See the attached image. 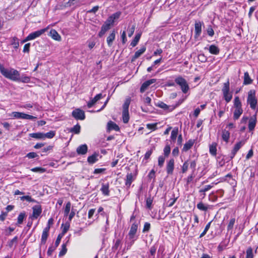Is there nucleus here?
Segmentation results:
<instances>
[{
    "label": "nucleus",
    "mask_w": 258,
    "mask_h": 258,
    "mask_svg": "<svg viewBox=\"0 0 258 258\" xmlns=\"http://www.w3.org/2000/svg\"><path fill=\"white\" fill-rule=\"evenodd\" d=\"M107 129L109 131H119V127L118 125H117L115 123L112 121H109L107 123Z\"/></svg>",
    "instance_id": "nucleus-15"
},
{
    "label": "nucleus",
    "mask_w": 258,
    "mask_h": 258,
    "mask_svg": "<svg viewBox=\"0 0 258 258\" xmlns=\"http://www.w3.org/2000/svg\"><path fill=\"white\" fill-rule=\"evenodd\" d=\"M37 156L38 155L35 152H30L26 155V157L29 159L34 158Z\"/></svg>",
    "instance_id": "nucleus-63"
},
{
    "label": "nucleus",
    "mask_w": 258,
    "mask_h": 258,
    "mask_svg": "<svg viewBox=\"0 0 258 258\" xmlns=\"http://www.w3.org/2000/svg\"><path fill=\"white\" fill-rule=\"evenodd\" d=\"M189 164L188 163V161H185L182 167V172L185 173L187 171L188 168Z\"/></svg>",
    "instance_id": "nucleus-57"
},
{
    "label": "nucleus",
    "mask_w": 258,
    "mask_h": 258,
    "mask_svg": "<svg viewBox=\"0 0 258 258\" xmlns=\"http://www.w3.org/2000/svg\"><path fill=\"white\" fill-rule=\"evenodd\" d=\"M211 223V222H210L207 224V225L206 226V227L205 228L204 231L200 235V238L203 237L206 234L207 232L210 228Z\"/></svg>",
    "instance_id": "nucleus-49"
},
{
    "label": "nucleus",
    "mask_w": 258,
    "mask_h": 258,
    "mask_svg": "<svg viewBox=\"0 0 258 258\" xmlns=\"http://www.w3.org/2000/svg\"><path fill=\"white\" fill-rule=\"evenodd\" d=\"M234 107L235 108H242V103L238 96H236L234 98Z\"/></svg>",
    "instance_id": "nucleus-26"
},
{
    "label": "nucleus",
    "mask_w": 258,
    "mask_h": 258,
    "mask_svg": "<svg viewBox=\"0 0 258 258\" xmlns=\"http://www.w3.org/2000/svg\"><path fill=\"white\" fill-rule=\"evenodd\" d=\"M43 135L44 139L46 138L48 139H51L54 136L55 133L53 131H50L49 132H48L46 134L43 133Z\"/></svg>",
    "instance_id": "nucleus-45"
},
{
    "label": "nucleus",
    "mask_w": 258,
    "mask_h": 258,
    "mask_svg": "<svg viewBox=\"0 0 258 258\" xmlns=\"http://www.w3.org/2000/svg\"><path fill=\"white\" fill-rule=\"evenodd\" d=\"M150 224L148 222H146L144 224L143 232H148L150 229Z\"/></svg>",
    "instance_id": "nucleus-59"
},
{
    "label": "nucleus",
    "mask_w": 258,
    "mask_h": 258,
    "mask_svg": "<svg viewBox=\"0 0 258 258\" xmlns=\"http://www.w3.org/2000/svg\"><path fill=\"white\" fill-rule=\"evenodd\" d=\"M247 102L249 105L250 107L254 110L257 104V100L256 98V91L251 89L248 92Z\"/></svg>",
    "instance_id": "nucleus-2"
},
{
    "label": "nucleus",
    "mask_w": 258,
    "mask_h": 258,
    "mask_svg": "<svg viewBox=\"0 0 258 258\" xmlns=\"http://www.w3.org/2000/svg\"><path fill=\"white\" fill-rule=\"evenodd\" d=\"M115 37V31L113 30L107 38V43L109 46H111Z\"/></svg>",
    "instance_id": "nucleus-16"
},
{
    "label": "nucleus",
    "mask_w": 258,
    "mask_h": 258,
    "mask_svg": "<svg viewBox=\"0 0 258 258\" xmlns=\"http://www.w3.org/2000/svg\"><path fill=\"white\" fill-rule=\"evenodd\" d=\"M26 217V214L25 212H22V213H21L18 217V221H17V224H21L23 222V220L24 219V218H25Z\"/></svg>",
    "instance_id": "nucleus-34"
},
{
    "label": "nucleus",
    "mask_w": 258,
    "mask_h": 258,
    "mask_svg": "<svg viewBox=\"0 0 258 258\" xmlns=\"http://www.w3.org/2000/svg\"><path fill=\"white\" fill-rule=\"evenodd\" d=\"M243 113L242 108H235L233 113V118L235 120L238 119Z\"/></svg>",
    "instance_id": "nucleus-23"
},
{
    "label": "nucleus",
    "mask_w": 258,
    "mask_h": 258,
    "mask_svg": "<svg viewBox=\"0 0 258 258\" xmlns=\"http://www.w3.org/2000/svg\"><path fill=\"white\" fill-rule=\"evenodd\" d=\"M48 236V233L42 232L41 242L42 244H45Z\"/></svg>",
    "instance_id": "nucleus-52"
},
{
    "label": "nucleus",
    "mask_w": 258,
    "mask_h": 258,
    "mask_svg": "<svg viewBox=\"0 0 258 258\" xmlns=\"http://www.w3.org/2000/svg\"><path fill=\"white\" fill-rule=\"evenodd\" d=\"M209 50L210 53L215 55L218 54L220 52L219 48L215 45H210L209 48Z\"/></svg>",
    "instance_id": "nucleus-22"
},
{
    "label": "nucleus",
    "mask_w": 258,
    "mask_h": 258,
    "mask_svg": "<svg viewBox=\"0 0 258 258\" xmlns=\"http://www.w3.org/2000/svg\"><path fill=\"white\" fill-rule=\"evenodd\" d=\"M230 136V133L228 131H224L222 133V139L226 142H227Z\"/></svg>",
    "instance_id": "nucleus-37"
},
{
    "label": "nucleus",
    "mask_w": 258,
    "mask_h": 258,
    "mask_svg": "<svg viewBox=\"0 0 258 258\" xmlns=\"http://www.w3.org/2000/svg\"><path fill=\"white\" fill-rule=\"evenodd\" d=\"M235 218H232L230 219L229 224L227 226V229L228 230H231L233 228V225L235 223Z\"/></svg>",
    "instance_id": "nucleus-51"
},
{
    "label": "nucleus",
    "mask_w": 258,
    "mask_h": 258,
    "mask_svg": "<svg viewBox=\"0 0 258 258\" xmlns=\"http://www.w3.org/2000/svg\"><path fill=\"white\" fill-rule=\"evenodd\" d=\"M222 92L225 101L227 103L229 102L232 98V93L230 92V83L229 80L223 84Z\"/></svg>",
    "instance_id": "nucleus-4"
},
{
    "label": "nucleus",
    "mask_w": 258,
    "mask_h": 258,
    "mask_svg": "<svg viewBox=\"0 0 258 258\" xmlns=\"http://www.w3.org/2000/svg\"><path fill=\"white\" fill-rule=\"evenodd\" d=\"M56 247H57L55 246V245L49 247L47 250V255L49 256H51L52 255L53 251L56 249Z\"/></svg>",
    "instance_id": "nucleus-60"
},
{
    "label": "nucleus",
    "mask_w": 258,
    "mask_h": 258,
    "mask_svg": "<svg viewBox=\"0 0 258 258\" xmlns=\"http://www.w3.org/2000/svg\"><path fill=\"white\" fill-rule=\"evenodd\" d=\"M72 116L77 120H84L85 118V112L80 108L74 110L72 113Z\"/></svg>",
    "instance_id": "nucleus-6"
},
{
    "label": "nucleus",
    "mask_w": 258,
    "mask_h": 258,
    "mask_svg": "<svg viewBox=\"0 0 258 258\" xmlns=\"http://www.w3.org/2000/svg\"><path fill=\"white\" fill-rule=\"evenodd\" d=\"M198 59L202 62H204L207 60V57L204 54H200L198 55Z\"/></svg>",
    "instance_id": "nucleus-62"
},
{
    "label": "nucleus",
    "mask_w": 258,
    "mask_h": 258,
    "mask_svg": "<svg viewBox=\"0 0 258 258\" xmlns=\"http://www.w3.org/2000/svg\"><path fill=\"white\" fill-rule=\"evenodd\" d=\"M253 257L252 249L251 247H249L246 250V258H253Z\"/></svg>",
    "instance_id": "nucleus-46"
},
{
    "label": "nucleus",
    "mask_w": 258,
    "mask_h": 258,
    "mask_svg": "<svg viewBox=\"0 0 258 258\" xmlns=\"http://www.w3.org/2000/svg\"><path fill=\"white\" fill-rule=\"evenodd\" d=\"M157 123H149L147 124V127L149 130H152L154 131L157 129Z\"/></svg>",
    "instance_id": "nucleus-53"
},
{
    "label": "nucleus",
    "mask_w": 258,
    "mask_h": 258,
    "mask_svg": "<svg viewBox=\"0 0 258 258\" xmlns=\"http://www.w3.org/2000/svg\"><path fill=\"white\" fill-rule=\"evenodd\" d=\"M140 37H141V34H138L136 35L135 37L134 38V39L131 42V45L132 47L136 46L137 45V44L140 39Z\"/></svg>",
    "instance_id": "nucleus-32"
},
{
    "label": "nucleus",
    "mask_w": 258,
    "mask_h": 258,
    "mask_svg": "<svg viewBox=\"0 0 258 258\" xmlns=\"http://www.w3.org/2000/svg\"><path fill=\"white\" fill-rule=\"evenodd\" d=\"M24 113L19 112H13L11 116L16 118L23 119Z\"/></svg>",
    "instance_id": "nucleus-35"
},
{
    "label": "nucleus",
    "mask_w": 258,
    "mask_h": 258,
    "mask_svg": "<svg viewBox=\"0 0 258 258\" xmlns=\"http://www.w3.org/2000/svg\"><path fill=\"white\" fill-rule=\"evenodd\" d=\"M170 146H165L164 149V154L165 157H167L170 153Z\"/></svg>",
    "instance_id": "nucleus-61"
},
{
    "label": "nucleus",
    "mask_w": 258,
    "mask_h": 258,
    "mask_svg": "<svg viewBox=\"0 0 258 258\" xmlns=\"http://www.w3.org/2000/svg\"><path fill=\"white\" fill-rule=\"evenodd\" d=\"M178 128L174 127L171 131V137H170V139H171L172 143H173V144L175 143L176 139L178 137Z\"/></svg>",
    "instance_id": "nucleus-14"
},
{
    "label": "nucleus",
    "mask_w": 258,
    "mask_h": 258,
    "mask_svg": "<svg viewBox=\"0 0 258 258\" xmlns=\"http://www.w3.org/2000/svg\"><path fill=\"white\" fill-rule=\"evenodd\" d=\"M121 244V240L120 239H117L114 242V245L112 247V250L113 252L116 251Z\"/></svg>",
    "instance_id": "nucleus-29"
},
{
    "label": "nucleus",
    "mask_w": 258,
    "mask_h": 258,
    "mask_svg": "<svg viewBox=\"0 0 258 258\" xmlns=\"http://www.w3.org/2000/svg\"><path fill=\"white\" fill-rule=\"evenodd\" d=\"M100 190L103 195L108 196L109 195V184H103Z\"/></svg>",
    "instance_id": "nucleus-25"
},
{
    "label": "nucleus",
    "mask_w": 258,
    "mask_h": 258,
    "mask_svg": "<svg viewBox=\"0 0 258 258\" xmlns=\"http://www.w3.org/2000/svg\"><path fill=\"white\" fill-rule=\"evenodd\" d=\"M61 227L62 228V230L61 233L60 234L64 235L68 231L70 227V225L69 224L67 223H66L64 225L62 224L61 225Z\"/></svg>",
    "instance_id": "nucleus-40"
},
{
    "label": "nucleus",
    "mask_w": 258,
    "mask_h": 258,
    "mask_svg": "<svg viewBox=\"0 0 258 258\" xmlns=\"http://www.w3.org/2000/svg\"><path fill=\"white\" fill-rule=\"evenodd\" d=\"M166 172L168 175H171L173 174V170L174 168V160L173 159H170L166 164Z\"/></svg>",
    "instance_id": "nucleus-10"
},
{
    "label": "nucleus",
    "mask_w": 258,
    "mask_h": 258,
    "mask_svg": "<svg viewBox=\"0 0 258 258\" xmlns=\"http://www.w3.org/2000/svg\"><path fill=\"white\" fill-rule=\"evenodd\" d=\"M49 36L51 37L52 39L55 40L60 41L61 40V37L54 29H52L49 32Z\"/></svg>",
    "instance_id": "nucleus-18"
},
{
    "label": "nucleus",
    "mask_w": 258,
    "mask_h": 258,
    "mask_svg": "<svg viewBox=\"0 0 258 258\" xmlns=\"http://www.w3.org/2000/svg\"><path fill=\"white\" fill-rule=\"evenodd\" d=\"M224 180L227 181L231 185H233L235 182V180L232 177V175L230 173L227 174L224 177Z\"/></svg>",
    "instance_id": "nucleus-28"
},
{
    "label": "nucleus",
    "mask_w": 258,
    "mask_h": 258,
    "mask_svg": "<svg viewBox=\"0 0 258 258\" xmlns=\"http://www.w3.org/2000/svg\"><path fill=\"white\" fill-rule=\"evenodd\" d=\"M217 146H210L209 151L210 154L214 156L217 154Z\"/></svg>",
    "instance_id": "nucleus-47"
},
{
    "label": "nucleus",
    "mask_w": 258,
    "mask_h": 258,
    "mask_svg": "<svg viewBox=\"0 0 258 258\" xmlns=\"http://www.w3.org/2000/svg\"><path fill=\"white\" fill-rule=\"evenodd\" d=\"M203 23L201 22H196L195 25V37H198L202 32V25Z\"/></svg>",
    "instance_id": "nucleus-13"
},
{
    "label": "nucleus",
    "mask_w": 258,
    "mask_h": 258,
    "mask_svg": "<svg viewBox=\"0 0 258 258\" xmlns=\"http://www.w3.org/2000/svg\"><path fill=\"white\" fill-rule=\"evenodd\" d=\"M164 161H165V158L162 156H159L158 157V166L160 167H162L164 165Z\"/></svg>",
    "instance_id": "nucleus-44"
},
{
    "label": "nucleus",
    "mask_w": 258,
    "mask_h": 258,
    "mask_svg": "<svg viewBox=\"0 0 258 258\" xmlns=\"http://www.w3.org/2000/svg\"><path fill=\"white\" fill-rule=\"evenodd\" d=\"M71 207V203L70 202H68L67 204H66L64 210V214L66 216H67L70 211Z\"/></svg>",
    "instance_id": "nucleus-38"
},
{
    "label": "nucleus",
    "mask_w": 258,
    "mask_h": 258,
    "mask_svg": "<svg viewBox=\"0 0 258 258\" xmlns=\"http://www.w3.org/2000/svg\"><path fill=\"white\" fill-rule=\"evenodd\" d=\"M33 213L31 218L37 219L42 213L41 206L39 205H35L32 208Z\"/></svg>",
    "instance_id": "nucleus-8"
},
{
    "label": "nucleus",
    "mask_w": 258,
    "mask_h": 258,
    "mask_svg": "<svg viewBox=\"0 0 258 258\" xmlns=\"http://www.w3.org/2000/svg\"><path fill=\"white\" fill-rule=\"evenodd\" d=\"M156 247L155 246H152L150 249V257H152L155 256V254L156 251Z\"/></svg>",
    "instance_id": "nucleus-55"
},
{
    "label": "nucleus",
    "mask_w": 258,
    "mask_h": 258,
    "mask_svg": "<svg viewBox=\"0 0 258 258\" xmlns=\"http://www.w3.org/2000/svg\"><path fill=\"white\" fill-rule=\"evenodd\" d=\"M252 80L250 78L249 74L247 72H246L244 74V80L243 84L245 85H249L251 84Z\"/></svg>",
    "instance_id": "nucleus-20"
},
{
    "label": "nucleus",
    "mask_w": 258,
    "mask_h": 258,
    "mask_svg": "<svg viewBox=\"0 0 258 258\" xmlns=\"http://www.w3.org/2000/svg\"><path fill=\"white\" fill-rule=\"evenodd\" d=\"M31 170L34 172L44 173L45 172L46 169L42 167H35L31 169Z\"/></svg>",
    "instance_id": "nucleus-41"
},
{
    "label": "nucleus",
    "mask_w": 258,
    "mask_h": 258,
    "mask_svg": "<svg viewBox=\"0 0 258 258\" xmlns=\"http://www.w3.org/2000/svg\"><path fill=\"white\" fill-rule=\"evenodd\" d=\"M87 146H79L76 149V152L78 155H85L87 153Z\"/></svg>",
    "instance_id": "nucleus-21"
},
{
    "label": "nucleus",
    "mask_w": 258,
    "mask_h": 258,
    "mask_svg": "<svg viewBox=\"0 0 258 258\" xmlns=\"http://www.w3.org/2000/svg\"><path fill=\"white\" fill-rule=\"evenodd\" d=\"M99 154L98 152H95L93 155L90 156L87 158V161L90 164H93L96 162L98 160V157Z\"/></svg>",
    "instance_id": "nucleus-12"
},
{
    "label": "nucleus",
    "mask_w": 258,
    "mask_h": 258,
    "mask_svg": "<svg viewBox=\"0 0 258 258\" xmlns=\"http://www.w3.org/2000/svg\"><path fill=\"white\" fill-rule=\"evenodd\" d=\"M256 114H255L249 119L248 129L250 132L252 131L255 126L256 122Z\"/></svg>",
    "instance_id": "nucleus-11"
},
{
    "label": "nucleus",
    "mask_w": 258,
    "mask_h": 258,
    "mask_svg": "<svg viewBox=\"0 0 258 258\" xmlns=\"http://www.w3.org/2000/svg\"><path fill=\"white\" fill-rule=\"evenodd\" d=\"M47 28L42 29L34 32L29 34L26 38L23 41V42H25L28 41L35 39V38L39 37L42 34H43L47 30Z\"/></svg>",
    "instance_id": "nucleus-5"
},
{
    "label": "nucleus",
    "mask_w": 258,
    "mask_h": 258,
    "mask_svg": "<svg viewBox=\"0 0 258 258\" xmlns=\"http://www.w3.org/2000/svg\"><path fill=\"white\" fill-rule=\"evenodd\" d=\"M18 81L23 83H29L30 81V78L28 76L22 77L21 78L19 77Z\"/></svg>",
    "instance_id": "nucleus-56"
},
{
    "label": "nucleus",
    "mask_w": 258,
    "mask_h": 258,
    "mask_svg": "<svg viewBox=\"0 0 258 258\" xmlns=\"http://www.w3.org/2000/svg\"><path fill=\"white\" fill-rule=\"evenodd\" d=\"M30 43H28L25 44L24 48H23V51L24 53H26V52L28 53L30 51Z\"/></svg>",
    "instance_id": "nucleus-64"
},
{
    "label": "nucleus",
    "mask_w": 258,
    "mask_h": 258,
    "mask_svg": "<svg viewBox=\"0 0 258 258\" xmlns=\"http://www.w3.org/2000/svg\"><path fill=\"white\" fill-rule=\"evenodd\" d=\"M241 146H235L233 148V150L232 151L230 155V158L231 159H233L234 157L235 156V154L237 152V151L239 150Z\"/></svg>",
    "instance_id": "nucleus-39"
},
{
    "label": "nucleus",
    "mask_w": 258,
    "mask_h": 258,
    "mask_svg": "<svg viewBox=\"0 0 258 258\" xmlns=\"http://www.w3.org/2000/svg\"><path fill=\"white\" fill-rule=\"evenodd\" d=\"M67 249L66 247V244H63L61 245V250H60V251L59 253V256H63V255H64L66 254V253L67 252Z\"/></svg>",
    "instance_id": "nucleus-43"
},
{
    "label": "nucleus",
    "mask_w": 258,
    "mask_h": 258,
    "mask_svg": "<svg viewBox=\"0 0 258 258\" xmlns=\"http://www.w3.org/2000/svg\"><path fill=\"white\" fill-rule=\"evenodd\" d=\"M131 101V98L127 97L125 99L124 104L122 106V111H128V108Z\"/></svg>",
    "instance_id": "nucleus-27"
},
{
    "label": "nucleus",
    "mask_w": 258,
    "mask_h": 258,
    "mask_svg": "<svg viewBox=\"0 0 258 258\" xmlns=\"http://www.w3.org/2000/svg\"><path fill=\"white\" fill-rule=\"evenodd\" d=\"M18 240V237L15 236L11 241L8 242V245L10 247H12L14 243H16Z\"/></svg>",
    "instance_id": "nucleus-54"
},
{
    "label": "nucleus",
    "mask_w": 258,
    "mask_h": 258,
    "mask_svg": "<svg viewBox=\"0 0 258 258\" xmlns=\"http://www.w3.org/2000/svg\"><path fill=\"white\" fill-rule=\"evenodd\" d=\"M207 33L210 36H213L214 35V31L211 25L208 26L207 28Z\"/></svg>",
    "instance_id": "nucleus-58"
},
{
    "label": "nucleus",
    "mask_w": 258,
    "mask_h": 258,
    "mask_svg": "<svg viewBox=\"0 0 258 258\" xmlns=\"http://www.w3.org/2000/svg\"><path fill=\"white\" fill-rule=\"evenodd\" d=\"M145 51L146 47H143L137 51L132 58V62L135 61L137 58L139 57Z\"/></svg>",
    "instance_id": "nucleus-17"
},
{
    "label": "nucleus",
    "mask_w": 258,
    "mask_h": 258,
    "mask_svg": "<svg viewBox=\"0 0 258 258\" xmlns=\"http://www.w3.org/2000/svg\"><path fill=\"white\" fill-rule=\"evenodd\" d=\"M121 14V13L120 12H117L113 14L107 18L104 23L108 24L110 27L111 25H113L114 21L116 19H118L120 17Z\"/></svg>",
    "instance_id": "nucleus-7"
},
{
    "label": "nucleus",
    "mask_w": 258,
    "mask_h": 258,
    "mask_svg": "<svg viewBox=\"0 0 258 258\" xmlns=\"http://www.w3.org/2000/svg\"><path fill=\"white\" fill-rule=\"evenodd\" d=\"M80 125L79 124H77L71 129V131L75 134H78L80 132Z\"/></svg>",
    "instance_id": "nucleus-42"
},
{
    "label": "nucleus",
    "mask_w": 258,
    "mask_h": 258,
    "mask_svg": "<svg viewBox=\"0 0 258 258\" xmlns=\"http://www.w3.org/2000/svg\"><path fill=\"white\" fill-rule=\"evenodd\" d=\"M130 239V241L125 242V244L126 245L125 246L124 249H123V251L125 250V248L126 249V250L130 249L131 248V246L134 243V242L136 239H135V238H134V239Z\"/></svg>",
    "instance_id": "nucleus-36"
},
{
    "label": "nucleus",
    "mask_w": 258,
    "mask_h": 258,
    "mask_svg": "<svg viewBox=\"0 0 258 258\" xmlns=\"http://www.w3.org/2000/svg\"><path fill=\"white\" fill-rule=\"evenodd\" d=\"M197 208L202 211H207L208 209H211V206L205 205L203 202H200L197 204Z\"/></svg>",
    "instance_id": "nucleus-19"
},
{
    "label": "nucleus",
    "mask_w": 258,
    "mask_h": 258,
    "mask_svg": "<svg viewBox=\"0 0 258 258\" xmlns=\"http://www.w3.org/2000/svg\"><path fill=\"white\" fill-rule=\"evenodd\" d=\"M133 175L132 173H127L126 176L125 185L130 187L133 181Z\"/></svg>",
    "instance_id": "nucleus-24"
},
{
    "label": "nucleus",
    "mask_w": 258,
    "mask_h": 258,
    "mask_svg": "<svg viewBox=\"0 0 258 258\" xmlns=\"http://www.w3.org/2000/svg\"><path fill=\"white\" fill-rule=\"evenodd\" d=\"M175 84L178 85L182 92L186 94L189 90V85L186 80L181 76H178L175 78Z\"/></svg>",
    "instance_id": "nucleus-1"
},
{
    "label": "nucleus",
    "mask_w": 258,
    "mask_h": 258,
    "mask_svg": "<svg viewBox=\"0 0 258 258\" xmlns=\"http://www.w3.org/2000/svg\"><path fill=\"white\" fill-rule=\"evenodd\" d=\"M20 199L21 201H24V200H26L27 201H28L29 202L38 203L37 201L32 199L30 196H28V195L21 197H20Z\"/></svg>",
    "instance_id": "nucleus-31"
},
{
    "label": "nucleus",
    "mask_w": 258,
    "mask_h": 258,
    "mask_svg": "<svg viewBox=\"0 0 258 258\" xmlns=\"http://www.w3.org/2000/svg\"><path fill=\"white\" fill-rule=\"evenodd\" d=\"M213 187L212 185H207L205 186L204 188H202L200 190H199V192L202 193V192H203L204 193V195L205 196V192L208 191L209 190H210L211 188H212Z\"/></svg>",
    "instance_id": "nucleus-48"
},
{
    "label": "nucleus",
    "mask_w": 258,
    "mask_h": 258,
    "mask_svg": "<svg viewBox=\"0 0 258 258\" xmlns=\"http://www.w3.org/2000/svg\"><path fill=\"white\" fill-rule=\"evenodd\" d=\"M2 75L6 78L12 81H17L19 80V72L16 70L13 69H11L10 70L6 69Z\"/></svg>",
    "instance_id": "nucleus-3"
},
{
    "label": "nucleus",
    "mask_w": 258,
    "mask_h": 258,
    "mask_svg": "<svg viewBox=\"0 0 258 258\" xmlns=\"http://www.w3.org/2000/svg\"><path fill=\"white\" fill-rule=\"evenodd\" d=\"M29 136L30 137L35 139H44L43 133H32L30 134Z\"/></svg>",
    "instance_id": "nucleus-33"
},
{
    "label": "nucleus",
    "mask_w": 258,
    "mask_h": 258,
    "mask_svg": "<svg viewBox=\"0 0 258 258\" xmlns=\"http://www.w3.org/2000/svg\"><path fill=\"white\" fill-rule=\"evenodd\" d=\"M149 86V85L148 84V83L145 81L141 86L140 88V92L141 93H143L145 91V90L148 88V87Z\"/></svg>",
    "instance_id": "nucleus-50"
},
{
    "label": "nucleus",
    "mask_w": 258,
    "mask_h": 258,
    "mask_svg": "<svg viewBox=\"0 0 258 258\" xmlns=\"http://www.w3.org/2000/svg\"><path fill=\"white\" fill-rule=\"evenodd\" d=\"M130 119L128 111H122V120L123 122L126 123L128 122Z\"/></svg>",
    "instance_id": "nucleus-30"
},
{
    "label": "nucleus",
    "mask_w": 258,
    "mask_h": 258,
    "mask_svg": "<svg viewBox=\"0 0 258 258\" xmlns=\"http://www.w3.org/2000/svg\"><path fill=\"white\" fill-rule=\"evenodd\" d=\"M138 228V224L136 222L134 223L131 227L130 230L128 234L129 239H134L137 233Z\"/></svg>",
    "instance_id": "nucleus-9"
}]
</instances>
